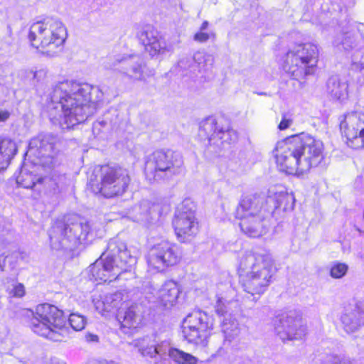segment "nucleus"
<instances>
[{
	"label": "nucleus",
	"mask_w": 364,
	"mask_h": 364,
	"mask_svg": "<svg viewBox=\"0 0 364 364\" xmlns=\"http://www.w3.org/2000/svg\"><path fill=\"white\" fill-rule=\"evenodd\" d=\"M272 154L280 172L297 176L324 165L326 157L323 141L304 133L277 141Z\"/></svg>",
	"instance_id": "f257e3e1"
},
{
	"label": "nucleus",
	"mask_w": 364,
	"mask_h": 364,
	"mask_svg": "<svg viewBox=\"0 0 364 364\" xmlns=\"http://www.w3.org/2000/svg\"><path fill=\"white\" fill-rule=\"evenodd\" d=\"M91 101L90 91L68 81L57 84L47 104L49 117L59 120L68 129L83 121V107Z\"/></svg>",
	"instance_id": "f03ea898"
},
{
	"label": "nucleus",
	"mask_w": 364,
	"mask_h": 364,
	"mask_svg": "<svg viewBox=\"0 0 364 364\" xmlns=\"http://www.w3.org/2000/svg\"><path fill=\"white\" fill-rule=\"evenodd\" d=\"M278 269L269 253L247 252L242 257L237 269L239 283L252 296L264 294L274 280Z\"/></svg>",
	"instance_id": "7ed1b4c3"
},
{
	"label": "nucleus",
	"mask_w": 364,
	"mask_h": 364,
	"mask_svg": "<svg viewBox=\"0 0 364 364\" xmlns=\"http://www.w3.org/2000/svg\"><path fill=\"white\" fill-rule=\"evenodd\" d=\"M129 171L119 165L98 164L87 173V189L105 199L123 196L131 185Z\"/></svg>",
	"instance_id": "20e7f679"
},
{
	"label": "nucleus",
	"mask_w": 364,
	"mask_h": 364,
	"mask_svg": "<svg viewBox=\"0 0 364 364\" xmlns=\"http://www.w3.org/2000/svg\"><path fill=\"white\" fill-rule=\"evenodd\" d=\"M28 325L37 335L53 342L65 341L68 331L66 327L67 316L58 306L43 303L37 305L35 310H29Z\"/></svg>",
	"instance_id": "39448f33"
},
{
	"label": "nucleus",
	"mask_w": 364,
	"mask_h": 364,
	"mask_svg": "<svg viewBox=\"0 0 364 364\" xmlns=\"http://www.w3.org/2000/svg\"><path fill=\"white\" fill-rule=\"evenodd\" d=\"M318 61L319 50L316 45L299 43L285 53L281 66L291 79L299 81L315 74Z\"/></svg>",
	"instance_id": "423d86ee"
},
{
	"label": "nucleus",
	"mask_w": 364,
	"mask_h": 364,
	"mask_svg": "<svg viewBox=\"0 0 364 364\" xmlns=\"http://www.w3.org/2000/svg\"><path fill=\"white\" fill-rule=\"evenodd\" d=\"M66 37V28L57 21H36L31 26L28 33L31 46L41 54L50 56L58 52Z\"/></svg>",
	"instance_id": "0eeeda50"
},
{
	"label": "nucleus",
	"mask_w": 364,
	"mask_h": 364,
	"mask_svg": "<svg viewBox=\"0 0 364 364\" xmlns=\"http://www.w3.org/2000/svg\"><path fill=\"white\" fill-rule=\"evenodd\" d=\"M183 341L196 348H206L215 334V320L206 312L198 310L187 315L181 326Z\"/></svg>",
	"instance_id": "6e6552de"
},
{
	"label": "nucleus",
	"mask_w": 364,
	"mask_h": 364,
	"mask_svg": "<svg viewBox=\"0 0 364 364\" xmlns=\"http://www.w3.org/2000/svg\"><path fill=\"white\" fill-rule=\"evenodd\" d=\"M259 203L257 194L243 196L235 210L241 231L250 237H259L267 232L264 218L259 214Z\"/></svg>",
	"instance_id": "1a4fd4ad"
},
{
	"label": "nucleus",
	"mask_w": 364,
	"mask_h": 364,
	"mask_svg": "<svg viewBox=\"0 0 364 364\" xmlns=\"http://www.w3.org/2000/svg\"><path fill=\"white\" fill-rule=\"evenodd\" d=\"M151 170L146 167L144 173L149 181L160 177V173H168L170 176H178L185 171L183 156L176 151L158 149L154 151L146 161Z\"/></svg>",
	"instance_id": "9d476101"
},
{
	"label": "nucleus",
	"mask_w": 364,
	"mask_h": 364,
	"mask_svg": "<svg viewBox=\"0 0 364 364\" xmlns=\"http://www.w3.org/2000/svg\"><path fill=\"white\" fill-rule=\"evenodd\" d=\"M181 259L180 247L168 240H161L153 245L146 255L148 269L154 273L163 272L177 265Z\"/></svg>",
	"instance_id": "9b49d317"
},
{
	"label": "nucleus",
	"mask_w": 364,
	"mask_h": 364,
	"mask_svg": "<svg viewBox=\"0 0 364 364\" xmlns=\"http://www.w3.org/2000/svg\"><path fill=\"white\" fill-rule=\"evenodd\" d=\"M171 225L174 235L180 243H191L201 232V225L196 211L186 206L176 210Z\"/></svg>",
	"instance_id": "f8f14e48"
},
{
	"label": "nucleus",
	"mask_w": 364,
	"mask_h": 364,
	"mask_svg": "<svg viewBox=\"0 0 364 364\" xmlns=\"http://www.w3.org/2000/svg\"><path fill=\"white\" fill-rule=\"evenodd\" d=\"M198 136L201 141H207L209 146H221L230 144L237 136L232 128H223L215 119L208 117L200 122Z\"/></svg>",
	"instance_id": "ddd939ff"
},
{
	"label": "nucleus",
	"mask_w": 364,
	"mask_h": 364,
	"mask_svg": "<svg viewBox=\"0 0 364 364\" xmlns=\"http://www.w3.org/2000/svg\"><path fill=\"white\" fill-rule=\"evenodd\" d=\"M126 269L121 262H116L113 255L102 253L96 261L89 267L91 279L99 284L112 282L116 280Z\"/></svg>",
	"instance_id": "4468645a"
},
{
	"label": "nucleus",
	"mask_w": 364,
	"mask_h": 364,
	"mask_svg": "<svg viewBox=\"0 0 364 364\" xmlns=\"http://www.w3.org/2000/svg\"><path fill=\"white\" fill-rule=\"evenodd\" d=\"M340 129L348 146L353 149L364 147V115L357 112L345 114Z\"/></svg>",
	"instance_id": "2eb2a0df"
},
{
	"label": "nucleus",
	"mask_w": 364,
	"mask_h": 364,
	"mask_svg": "<svg viewBox=\"0 0 364 364\" xmlns=\"http://www.w3.org/2000/svg\"><path fill=\"white\" fill-rule=\"evenodd\" d=\"M275 328L284 340H297L306 334V326L302 315L296 311H291L279 316Z\"/></svg>",
	"instance_id": "dca6fc26"
},
{
	"label": "nucleus",
	"mask_w": 364,
	"mask_h": 364,
	"mask_svg": "<svg viewBox=\"0 0 364 364\" xmlns=\"http://www.w3.org/2000/svg\"><path fill=\"white\" fill-rule=\"evenodd\" d=\"M139 38L144 45L146 52L151 56L164 54L168 47L164 38L155 28L148 26L139 35Z\"/></svg>",
	"instance_id": "f3484780"
},
{
	"label": "nucleus",
	"mask_w": 364,
	"mask_h": 364,
	"mask_svg": "<svg viewBox=\"0 0 364 364\" xmlns=\"http://www.w3.org/2000/svg\"><path fill=\"white\" fill-rule=\"evenodd\" d=\"M117 321L122 331L125 334L132 335L137 333L144 325V318L136 312V307L131 306L123 312H118Z\"/></svg>",
	"instance_id": "a211bd4d"
},
{
	"label": "nucleus",
	"mask_w": 364,
	"mask_h": 364,
	"mask_svg": "<svg viewBox=\"0 0 364 364\" xmlns=\"http://www.w3.org/2000/svg\"><path fill=\"white\" fill-rule=\"evenodd\" d=\"M181 292L176 282L171 280L166 282L159 290L157 304L163 308H171L177 304Z\"/></svg>",
	"instance_id": "6ab92c4d"
},
{
	"label": "nucleus",
	"mask_w": 364,
	"mask_h": 364,
	"mask_svg": "<svg viewBox=\"0 0 364 364\" xmlns=\"http://www.w3.org/2000/svg\"><path fill=\"white\" fill-rule=\"evenodd\" d=\"M17 152L18 146L14 140L7 137L0 138V171L9 166Z\"/></svg>",
	"instance_id": "aec40b11"
},
{
	"label": "nucleus",
	"mask_w": 364,
	"mask_h": 364,
	"mask_svg": "<svg viewBox=\"0 0 364 364\" xmlns=\"http://www.w3.org/2000/svg\"><path fill=\"white\" fill-rule=\"evenodd\" d=\"M46 177L38 175L33 171L26 168L21 169L16 178L18 186L23 188L34 190L37 186L44 184Z\"/></svg>",
	"instance_id": "412c9836"
},
{
	"label": "nucleus",
	"mask_w": 364,
	"mask_h": 364,
	"mask_svg": "<svg viewBox=\"0 0 364 364\" xmlns=\"http://www.w3.org/2000/svg\"><path fill=\"white\" fill-rule=\"evenodd\" d=\"M268 198L274 203V210L289 211L293 210L294 208V196L292 193L288 192L287 190L276 192L273 196H270Z\"/></svg>",
	"instance_id": "4be33fe9"
},
{
	"label": "nucleus",
	"mask_w": 364,
	"mask_h": 364,
	"mask_svg": "<svg viewBox=\"0 0 364 364\" xmlns=\"http://www.w3.org/2000/svg\"><path fill=\"white\" fill-rule=\"evenodd\" d=\"M168 355L178 364H197L198 361L196 356L178 348H171Z\"/></svg>",
	"instance_id": "5701e85b"
},
{
	"label": "nucleus",
	"mask_w": 364,
	"mask_h": 364,
	"mask_svg": "<svg viewBox=\"0 0 364 364\" xmlns=\"http://www.w3.org/2000/svg\"><path fill=\"white\" fill-rule=\"evenodd\" d=\"M209 25L208 21H204L200 26L199 31H197L193 36V40L198 43L207 42L210 38H214L215 34L214 33H208L204 31L208 28Z\"/></svg>",
	"instance_id": "b1692460"
},
{
	"label": "nucleus",
	"mask_w": 364,
	"mask_h": 364,
	"mask_svg": "<svg viewBox=\"0 0 364 364\" xmlns=\"http://www.w3.org/2000/svg\"><path fill=\"white\" fill-rule=\"evenodd\" d=\"M348 270V266L343 262H334L330 269V275L333 279H341L344 277Z\"/></svg>",
	"instance_id": "393cba45"
},
{
	"label": "nucleus",
	"mask_w": 364,
	"mask_h": 364,
	"mask_svg": "<svg viewBox=\"0 0 364 364\" xmlns=\"http://www.w3.org/2000/svg\"><path fill=\"white\" fill-rule=\"evenodd\" d=\"M68 321L72 328L76 331L82 330L86 325L84 316L78 314H71L69 316Z\"/></svg>",
	"instance_id": "a878e982"
},
{
	"label": "nucleus",
	"mask_w": 364,
	"mask_h": 364,
	"mask_svg": "<svg viewBox=\"0 0 364 364\" xmlns=\"http://www.w3.org/2000/svg\"><path fill=\"white\" fill-rule=\"evenodd\" d=\"M35 143L39 150V153H42L43 151H46L47 148L50 151H53L55 149V144L51 141L50 137L48 136L36 138L35 139Z\"/></svg>",
	"instance_id": "bb28decb"
},
{
	"label": "nucleus",
	"mask_w": 364,
	"mask_h": 364,
	"mask_svg": "<svg viewBox=\"0 0 364 364\" xmlns=\"http://www.w3.org/2000/svg\"><path fill=\"white\" fill-rule=\"evenodd\" d=\"M215 312L219 316H225L228 313L226 304L221 296H218L216 299Z\"/></svg>",
	"instance_id": "cd10ccee"
},
{
	"label": "nucleus",
	"mask_w": 364,
	"mask_h": 364,
	"mask_svg": "<svg viewBox=\"0 0 364 364\" xmlns=\"http://www.w3.org/2000/svg\"><path fill=\"white\" fill-rule=\"evenodd\" d=\"M57 228L58 229L60 237L62 240L68 239L72 234V228L70 225L65 223H60L57 225Z\"/></svg>",
	"instance_id": "c85d7f7f"
},
{
	"label": "nucleus",
	"mask_w": 364,
	"mask_h": 364,
	"mask_svg": "<svg viewBox=\"0 0 364 364\" xmlns=\"http://www.w3.org/2000/svg\"><path fill=\"white\" fill-rule=\"evenodd\" d=\"M293 122V119L287 114H283L281 122L278 124V129L279 130H285L288 129Z\"/></svg>",
	"instance_id": "c756f323"
},
{
	"label": "nucleus",
	"mask_w": 364,
	"mask_h": 364,
	"mask_svg": "<svg viewBox=\"0 0 364 364\" xmlns=\"http://www.w3.org/2000/svg\"><path fill=\"white\" fill-rule=\"evenodd\" d=\"M12 294L15 297H23L26 294L24 285L22 283L16 284L12 289Z\"/></svg>",
	"instance_id": "7c9ffc66"
},
{
	"label": "nucleus",
	"mask_w": 364,
	"mask_h": 364,
	"mask_svg": "<svg viewBox=\"0 0 364 364\" xmlns=\"http://www.w3.org/2000/svg\"><path fill=\"white\" fill-rule=\"evenodd\" d=\"M11 117V112L9 110H0V122H6Z\"/></svg>",
	"instance_id": "2f4dec72"
},
{
	"label": "nucleus",
	"mask_w": 364,
	"mask_h": 364,
	"mask_svg": "<svg viewBox=\"0 0 364 364\" xmlns=\"http://www.w3.org/2000/svg\"><path fill=\"white\" fill-rule=\"evenodd\" d=\"M86 339H87V341H90V342H97L99 340V338L97 335L90 333L86 336Z\"/></svg>",
	"instance_id": "473e14b6"
},
{
	"label": "nucleus",
	"mask_w": 364,
	"mask_h": 364,
	"mask_svg": "<svg viewBox=\"0 0 364 364\" xmlns=\"http://www.w3.org/2000/svg\"><path fill=\"white\" fill-rule=\"evenodd\" d=\"M90 364H119L114 360L110 361H102V360H94L91 362Z\"/></svg>",
	"instance_id": "72a5a7b5"
},
{
	"label": "nucleus",
	"mask_w": 364,
	"mask_h": 364,
	"mask_svg": "<svg viewBox=\"0 0 364 364\" xmlns=\"http://www.w3.org/2000/svg\"><path fill=\"white\" fill-rule=\"evenodd\" d=\"M341 320H342L343 323L345 325V327H346L347 323H348V316L346 314L343 315L341 317Z\"/></svg>",
	"instance_id": "f704fd0d"
},
{
	"label": "nucleus",
	"mask_w": 364,
	"mask_h": 364,
	"mask_svg": "<svg viewBox=\"0 0 364 364\" xmlns=\"http://www.w3.org/2000/svg\"><path fill=\"white\" fill-rule=\"evenodd\" d=\"M127 252H121V253H120V255H119V258H120L121 259H122L124 257H127Z\"/></svg>",
	"instance_id": "c9c22d12"
}]
</instances>
